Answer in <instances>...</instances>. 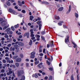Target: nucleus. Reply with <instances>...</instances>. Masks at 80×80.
Segmentation results:
<instances>
[{"instance_id": "38", "label": "nucleus", "mask_w": 80, "mask_h": 80, "mask_svg": "<svg viewBox=\"0 0 80 80\" xmlns=\"http://www.w3.org/2000/svg\"><path fill=\"white\" fill-rule=\"evenodd\" d=\"M8 28V26H6L3 28V30H5V29H6V28Z\"/></svg>"}, {"instance_id": "26", "label": "nucleus", "mask_w": 80, "mask_h": 80, "mask_svg": "<svg viewBox=\"0 0 80 80\" xmlns=\"http://www.w3.org/2000/svg\"><path fill=\"white\" fill-rule=\"evenodd\" d=\"M13 10L11 8H9V12H10L11 13H12V12H13Z\"/></svg>"}, {"instance_id": "40", "label": "nucleus", "mask_w": 80, "mask_h": 80, "mask_svg": "<svg viewBox=\"0 0 80 80\" xmlns=\"http://www.w3.org/2000/svg\"><path fill=\"white\" fill-rule=\"evenodd\" d=\"M55 19L56 20H59V19H60V18L58 16H56L55 18Z\"/></svg>"}, {"instance_id": "55", "label": "nucleus", "mask_w": 80, "mask_h": 80, "mask_svg": "<svg viewBox=\"0 0 80 80\" xmlns=\"http://www.w3.org/2000/svg\"><path fill=\"white\" fill-rule=\"evenodd\" d=\"M5 53H7V52H8V50L7 49H5Z\"/></svg>"}, {"instance_id": "39", "label": "nucleus", "mask_w": 80, "mask_h": 80, "mask_svg": "<svg viewBox=\"0 0 80 80\" xmlns=\"http://www.w3.org/2000/svg\"><path fill=\"white\" fill-rule=\"evenodd\" d=\"M45 51H46V49L45 48L43 49V52L45 54H46Z\"/></svg>"}, {"instance_id": "44", "label": "nucleus", "mask_w": 80, "mask_h": 80, "mask_svg": "<svg viewBox=\"0 0 80 80\" xmlns=\"http://www.w3.org/2000/svg\"><path fill=\"white\" fill-rule=\"evenodd\" d=\"M26 67H29V63H27L26 64Z\"/></svg>"}, {"instance_id": "45", "label": "nucleus", "mask_w": 80, "mask_h": 80, "mask_svg": "<svg viewBox=\"0 0 80 80\" xmlns=\"http://www.w3.org/2000/svg\"><path fill=\"white\" fill-rule=\"evenodd\" d=\"M13 47L14 48L15 47V48H17V47H18V45H17V44L14 45Z\"/></svg>"}, {"instance_id": "17", "label": "nucleus", "mask_w": 80, "mask_h": 80, "mask_svg": "<svg viewBox=\"0 0 80 80\" xmlns=\"http://www.w3.org/2000/svg\"><path fill=\"white\" fill-rule=\"evenodd\" d=\"M18 3L19 6H20L21 7H22V3H21V2H20V1H18Z\"/></svg>"}, {"instance_id": "29", "label": "nucleus", "mask_w": 80, "mask_h": 80, "mask_svg": "<svg viewBox=\"0 0 80 80\" xmlns=\"http://www.w3.org/2000/svg\"><path fill=\"white\" fill-rule=\"evenodd\" d=\"M35 37H36V38H40V36L38 34H36L35 35Z\"/></svg>"}, {"instance_id": "41", "label": "nucleus", "mask_w": 80, "mask_h": 80, "mask_svg": "<svg viewBox=\"0 0 80 80\" xmlns=\"http://www.w3.org/2000/svg\"><path fill=\"white\" fill-rule=\"evenodd\" d=\"M27 38H29V33L28 32H27Z\"/></svg>"}, {"instance_id": "32", "label": "nucleus", "mask_w": 80, "mask_h": 80, "mask_svg": "<svg viewBox=\"0 0 80 80\" xmlns=\"http://www.w3.org/2000/svg\"><path fill=\"white\" fill-rule=\"evenodd\" d=\"M75 15L76 18H78V14L77 13H75Z\"/></svg>"}, {"instance_id": "7", "label": "nucleus", "mask_w": 80, "mask_h": 80, "mask_svg": "<svg viewBox=\"0 0 80 80\" xmlns=\"http://www.w3.org/2000/svg\"><path fill=\"white\" fill-rule=\"evenodd\" d=\"M42 64H43V63H40L39 64L37 65L38 67L39 68H42Z\"/></svg>"}, {"instance_id": "56", "label": "nucleus", "mask_w": 80, "mask_h": 80, "mask_svg": "<svg viewBox=\"0 0 80 80\" xmlns=\"http://www.w3.org/2000/svg\"><path fill=\"white\" fill-rule=\"evenodd\" d=\"M45 4H46V5H48L49 4V3L47 2H45Z\"/></svg>"}, {"instance_id": "16", "label": "nucleus", "mask_w": 80, "mask_h": 80, "mask_svg": "<svg viewBox=\"0 0 80 80\" xmlns=\"http://www.w3.org/2000/svg\"><path fill=\"white\" fill-rule=\"evenodd\" d=\"M63 10V7H62L61 8H59L58 10V11H59V12H60V11H62Z\"/></svg>"}, {"instance_id": "3", "label": "nucleus", "mask_w": 80, "mask_h": 80, "mask_svg": "<svg viewBox=\"0 0 80 80\" xmlns=\"http://www.w3.org/2000/svg\"><path fill=\"white\" fill-rule=\"evenodd\" d=\"M33 31V29H31L30 30V32H31L30 34H31V37H34V36H35V35L33 34V33L34 32Z\"/></svg>"}, {"instance_id": "2", "label": "nucleus", "mask_w": 80, "mask_h": 80, "mask_svg": "<svg viewBox=\"0 0 80 80\" xmlns=\"http://www.w3.org/2000/svg\"><path fill=\"white\" fill-rule=\"evenodd\" d=\"M24 73V72H23V70H22L18 72V76H20L22 74H23Z\"/></svg>"}, {"instance_id": "6", "label": "nucleus", "mask_w": 80, "mask_h": 80, "mask_svg": "<svg viewBox=\"0 0 80 80\" xmlns=\"http://www.w3.org/2000/svg\"><path fill=\"white\" fill-rule=\"evenodd\" d=\"M22 61V59L20 58H18L16 59V62H20Z\"/></svg>"}, {"instance_id": "48", "label": "nucleus", "mask_w": 80, "mask_h": 80, "mask_svg": "<svg viewBox=\"0 0 80 80\" xmlns=\"http://www.w3.org/2000/svg\"><path fill=\"white\" fill-rule=\"evenodd\" d=\"M35 78H38V75H37V73H36L35 74Z\"/></svg>"}, {"instance_id": "25", "label": "nucleus", "mask_w": 80, "mask_h": 80, "mask_svg": "<svg viewBox=\"0 0 80 80\" xmlns=\"http://www.w3.org/2000/svg\"><path fill=\"white\" fill-rule=\"evenodd\" d=\"M29 45H32V41L31 40H30V42L29 43Z\"/></svg>"}, {"instance_id": "54", "label": "nucleus", "mask_w": 80, "mask_h": 80, "mask_svg": "<svg viewBox=\"0 0 80 80\" xmlns=\"http://www.w3.org/2000/svg\"><path fill=\"white\" fill-rule=\"evenodd\" d=\"M2 62H3V63H6V60H2Z\"/></svg>"}, {"instance_id": "31", "label": "nucleus", "mask_w": 80, "mask_h": 80, "mask_svg": "<svg viewBox=\"0 0 80 80\" xmlns=\"http://www.w3.org/2000/svg\"><path fill=\"white\" fill-rule=\"evenodd\" d=\"M18 56H15L12 57L13 59H16L17 58H18Z\"/></svg>"}, {"instance_id": "30", "label": "nucleus", "mask_w": 80, "mask_h": 80, "mask_svg": "<svg viewBox=\"0 0 80 80\" xmlns=\"http://www.w3.org/2000/svg\"><path fill=\"white\" fill-rule=\"evenodd\" d=\"M39 29L40 30H41V27H42V24H39Z\"/></svg>"}, {"instance_id": "15", "label": "nucleus", "mask_w": 80, "mask_h": 80, "mask_svg": "<svg viewBox=\"0 0 80 80\" xmlns=\"http://www.w3.org/2000/svg\"><path fill=\"white\" fill-rule=\"evenodd\" d=\"M15 48L16 52H18L20 51V49L18 48Z\"/></svg>"}, {"instance_id": "64", "label": "nucleus", "mask_w": 80, "mask_h": 80, "mask_svg": "<svg viewBox=\"0 0 80 80\" xmlns=\"http://www.w3.org/2000/svg\"><path fill=\"white\" fill-rule=\"evenodd\" d=\"M77 79L78 80H79V77H78V74L77 76Z\"/></svg>"}, {"instance_id": "9", "label": "nucleus", "mask_w": 80, "mask_h": 80, "mask_svg": "<svg viewBox=\"0 0 80 80\" xmlns=\"http://www.w3.org/2000/svg\"><path fill=\"white\" fill-rule=\"evenodd\" d=\"M6 60H7L8 62H9V63H10V58L7 57H6L5 58Z\"/></svg>"}, {"instance_id": "14", "label": "nucleus", "mask_w": 80, "mask_h": 80, "mask_svg": "<svg viewBox=\"0 0 80 80\" xmlns=\"http://www.w3.org/2000/svg\"><path fill=\"white\" fill-rule=\"evenodd\" d=\"M42 47L41 46H40L39 48V52L41 53L42 52Z\"/></svg>"}, {"instance_id": "52", "label": "nucleus", "mask_w": 80, "mask_h": 80, "mask_svg": "<svg viewBox=\"0 0 80 80\" xmlns=\"http://www.w3.org/2000/svg\"><path fill=\"white\" fill-rule=\"evenodd\" d=\"M45 31H43L42 32V35H44L45 34Z\"/></svg>"}, {"instance_id": "19", "label": "nucleus", "mask_w": 80, "mask_h": 80, "mask_svg": "<svg viewBox=\"0 0 80 80\" xmlns=\"http://www.w3.org/2000/svg\"><path fill=\"white\" fill-rule=\"evenodd\" d=\"M12 13L14 14V15H17L18 14L15 11H13Z\"/></svg>"}, {"instance_id": "34", "label": "nucleus", "mask_w": 80, "mask_h": 80, "mask_svg": "<svg viewBox=\"0 0 80 80\" xmlns=\"http://www.w3.org/2000/svg\"><path fill=\"white\" fill-rule=\"evenodd\" d=\"M46 62H47V63L48 65H50V62H48V61L47 60Z\"/></svg>"}, {"instance_id": "49", "label": "nucleus", "mask_w": 80, "mask_h": 80, "mask_svg": "<svg viewBox=\"0 0 80 80\" xmlns=\"http://www.w3.org/2000/svg\"><path fill=\"white\" fill-rule=\"evenodd\" d=\"M41 22H41V21H39L37 22V24H38V25H39V24H40V23H41Z\"/></svg>"}, {"instance_id": "53", "label": "nucleus", "mask_w": 80, "mask_h": 80, "mask_svg": "<svg viewBox=\"0 0 80 80\" xmlns=\"http://www.w3.org/2000/svg\"><path fill=\"white\" fill-rule=\"evenodd\" d=\"M63 28H67V26H65V25H63Z\"/></svg>"}, {"instance_id": "21", "label": "nucleus", "mask_w": 80, "mask_h": 80, "mask_svg": "<svg viewBox=\"0 0 80 80\" xmlns=\"http://www.w3.org/2000/svg\"><path fill=\"white\" fill-rule=\"evenodd\" d=\"M33 16H31L30 17L29 20L32 21L33 20Z\"/></svg>"}, {"instance_id": "27", "label": "nucleus", "mask_w": 80, "mask_h": 80, "mask_svg": "<svg viewBox=\"0 0 80 80\" xmlns=\"http://www.w3.org/2000/svg\"><path fill=\"white\" fill-rule=\"evenodd\" d=\"M18 26H19V24H18L17 25H15L14 26V27H15V28H18Z\"/></svg>"}, {"instance_id": "4", "label": "nucleus", "mask_w": 80, "mask_h": 80, "mask_svg": "<svg viewBox=\"0 0 80 80\" xmlns=\"http://www.w3.org/2000/svg\"><path fill=\"white\" fill-rule=\"evenodd\" d=\"M69 39V36H67L65 40V43H68V42H69V40H68Z\"/></svg>"}, {"instance_id": "13", "label": "nucleus", "mask_w": 80, "mask_h": 80, "mask_svg": "<svg viewBox=\"0 0 80 80\" xmlns=\"http://www.w3.org/2000/svg\"><path fill=\"white\" fill-rule=\"evenodd\" d=\"M2 22V26H5V25H6V22H5V21H3Z\"/></svg>"}, {"instance_id": "46", "label": "nucleus", "mask_w": 80, "mask_h": 80, "mask_svg": "<svg viewBox=\"0 0 80 80\" xmlns=\"http://www.w3.org/2000/svg\"><path fill=\"white\" fill-rule=\"evenodd\" d=\"M11 29L12 31L15 30V28H14V27H11Z\"/></svg>"}, {"instance_id": "12", "label": "nucleus", "mask_w": 80, "mask_h": 80, "mask_svg": "<svg viewBox=\"0 0 80 80\" xmlns=\"http://www.w3.org/2000/svg\"><path fill=\"white\" fill-rule=\"evenodd\" d=\"M18 45L19 46H23L24 45V43L23 42H19L18 43Z\"/></svg>"}, {"instance_id": "33", "label": "nucleus", "mask_w": 80, "mask_h": 80, "mask_svg": "<svg viewBox=\"0 0 80 80\" xmlns=\"http://www.w3.org/2000/svg\"><path fill=\"white\" fill-rule=\"evenodd\" d=\"M19 55L21 58H23V54L21 53Z\"/></svg>"}, {"instance_id": "47", "label": "nucleus", "mask_w": 80, "mask_h": 80, "mask_svg": "<svg viewBox=\"0 0 80 80\" xmlns=\"http://www.w3.org/2000/svg\"><path fill=\"white\" fill-rule=\"evenodd\" d=\"M1 73H4V72H5V70L2 69L1 70Z\"/></svg>"}, {"instance_id": "57", "label": "nucleus", "mask_w": 80, "mask_h": 80, "mask_svg": "<svg viewBox=\"0 0 80 80\" xmlns=\"http://www.w3.org/2000/svg\"><path fill=\"white\" fill-rule=\"evenodd\" d=\"M22 12L23 13H25L26 12H25V10H22Z\"/></svg>"}, {"instance_id": "5", "label": "nucleus", "mask_w": 80, "mask_h": 80, "mask_svg": "<svg viewBox=\"0 0 80 80\" xmlns=\"http://www.w3.org/2000/svg\"><path fill=\"white\" fill-rule=\"evenodd\" d=\"M10 28H8L6 30V32H7V33L8 34H10Z\"/></svg>"}, {"instance_id": "20", "label": "nucleus", "mask_w": 80, "mask_h": 80, "mask_svg": "<svg viewBox=\"0 0 80 80\" xmlns=\"http://www.w3.org/2000/svg\"><path fill=\"white\" fill-rule=\"evenodd\" d=\"M6 4L8 6H10L11 5V4H10V2H9V1L7 2L6 3Z\"/></svg>"}, {"instance_id": "63", "label": "nucleus", "mask_w": 80, "mask_h": 80, "mask_svg": "<svg viewBox=\"0 0 80 80\" xmlns=\"http://www.w3.org/2000/svg\"><path fill=\"white\" fill-rule=\"evenodd\" d=\"M44 79H45V80H47V79H48V77H47V76H46L44 78Z\"/></svg>"}, {"instance_id": "36", "label": "nucleus", "mask_w": 80, "mask_h": 80, "mask_svg": "<svg viewBox=\"0 0 80 80\" xmlns=\"http://www.w3.org/2000/svg\"><path fill=\"white\" fill-rule=\"evenodd\" d=\"M38 63H39V61H37L35 62V65H38Z\"/></svg>"}, {"instance_id": "22", "label": "nucleus", "mask_w": 80, "mask_h": 80, "mask_svg": "<svg viewBox=\"0 0 80 80\" xmlns=\"http://www.w3.org/2000/svg\"><path fill=\"white\" fill-rule=\"evenodd\" d=\"M53 41H52L51 42V43H50V46L53 47Z\"/></svg>"}, {"instance_id": "42", "label": "nucleus", "mask_w": 80, "mask_h": 80, "mask_svg": "<svg viewBox=\"0 0 80 80\" xmlns=\"http://www.w3.org/2000/svg\"><path fill=\"white\" fill-rule=\"evenodd\" d=\"M33 22H35L37 21H38V19L35 18L33 20Z\"/></svg>"}, {"instance_id": "58", "label": "nucleus", "mask_w": 80, "mask_h": 80, "mask_svg": "<svg viewBox=\"0 0 80 80\" xmlns=\"http://www.w3.org/2000/svg\"><path fill=\"white\" fill-rule=\"evenodd\" d=\"M41 38L43 40H45V38H44V37H43V36H41Z\"/></svg>"}, {"instance_id": "50", "label": "nucleus", "mask_w": 80, "mask_h": 80, "mask_svg": "<svg viewBox=\"0 0 80 80\" xmlns=\"http://www.w3.org/2000/svg\"><path fill=\"white\" fill-rule=\"evenodd\" d=\"M11 46H12V44H9L8 45V47H11Z\"/></svg>"}, {"instance_id": "61", "label": "nucleus", "mask_w": 80, "mask_h": 80, "mask_svg": "<svg viewBox=\"0 0 80 80\" xmlns=\"http://www.w3.org/2000/svg\"><path fill=\"white\" fill-rule=\"evenodd\" d=\"M4 37L5 38H8V35H6Z\"/></svg>"}, {"instance_id": "28", "label": "nucleus", "mask_w": 80, "mask_h": 80, "mask_svg": "<svg viewBox=\"0 0 80 80\" xmlns=\"http://www.w3.org/2000/svg\"><path fill=\"white\" fill-rule=\"evenodd\" d=\"M71 80H74V78H73V75H72L71 77Z\"/></svg>"}, {"instance_id": "60", "label": "nucleus", "mask_w": 80, "mask_h": 80, "mask_svg": "<svg viewBox=\"0 0 80 80\" xmlns=\"http://www.w3.org/2000/svg\"><path fill=\"white\" fill-rule=\"evenodd\" d=\"M50 47V45L49 44H47V48H48Z\"/></svg>"}, {"instance_id": "37", "label": "nucleus", "mask_w": 80, "mask_h": 80, "mask_svg": "<svg viewBox=\"0 0 80 80\" xmlns=\"http://www.w3.org/2000/svg\"><path fill=\"white\" fill-rule=\"evenodd\" d=\"M43 58L42 57H39V61L40 62H42V58Z\"/></svg>"}, {"instance_id": "51", "label": "nucleus", "mask_w": 80, "mask_h": 80, "mask_svg": "<svg viewBox=\"0 0 80 80\" xmlns=\"http://www.w3.org/2000/svg\"><path fill=\"white\" fill-rule=\"evenodd\" d=\"M22 28L24 30H27V28H24V26H23L22 27Z\"/></svg>"}, {"instance_id": "43", "label": "nucleus", "mask_w": 80, "mask_h": 80, "mask_svg": "<svg viewBox=\"0 0 80 80\" xmlns=\"http://www.w3.org/2000/svg\"><path fill=\"white\" fill-rule=\"evenodd\" d=\"M52 80V76H51L49 77V80Z\"/></svg>"}, {"instance_id": "18", "label": "nucleus", "mask_w": 80, "mask_h": 80, "mask_svg": "<svg viewBox=\"0 0 80 80\" xmlns=\"http://www.w3.org/2000/svg\"><path fill=\"white\" fill-rule=\"evenodd\" d=\"M72 43L73 45H74V48H76V47H77V44H76L75 43H74L73 42H72Z\"/></svg>"}, {"instance_id": "24", "label": "nucleus", "mask_w": 80, "mask_h": 80, "mask_svg": "<svg viewBox=\"0 0 80 80\" xmlns=\"http://www.w3.org/2000/svg\"><path fill=\"white\" fill-rule=\"evenodd\" d=\"M9 72H8L7 73V75H10V74H12V71H9Z\"/></svg>"}, {"instance_id": "11", "label": "nucleus", "mask_w": 80, "mask_h": 80, "mask_svg": "<svg viewBox=\"0 0 80 80\" xmlns=\"http://www.w3.org/2000/svg\"><path fill=\"white\" fill-rule=\"evenodd\" d=\"M70 11H71V6H70V5L69 7V9L67 12V14H68V13L69 12H70Z\"/></svg>"}, {"instance_id": "62", "label": "nucleus", "mask_w": 80, "mask_h": 80, "mask_svg": "<svg viewBox=\"0 0 80 80\" xmlns=\"http://www.w3.org/2000/svg\"><path fill=\"white\" fill-rule=\"evenodd\" d=\"M39 55L40 56H43V54L42 53H40L39 54Z\"/></svg>"}, {"instance_id": "23", "label": "nucleus", "mask_w": 80, "mask_h": 80, "mask_svg": "<svg viewBox=\"0 0 80 80\" xmlns=\"http://www.w3.org/2000/svg\"><path fill=\"white\" fill-rule=\"evenodd\" d=\"M15 65L17 67H19V65H20V64L18 62L16 63Z\"/></svg>"}, {"instance_id": "59", "label": "nucleus", "mask_w": 80, "mask_h": 80, "mask_svg": "<svg viewBox=\"0 0 80 80\" xmlns=\"http://www.w3.org/2000/svg\"><path fill=\"white\" fill-rule=\"evenodd\" d=\"M49 70H51V71H52L53 70V68H49Z\"/></svg>"}, {"instance_id": "10", "label": "nucleus", "mask_w": 80, "mask_h": 80, "mask_svg": "<svg viewBox=\"0 0 80 80\" xmlns=\"http://www.w3.org/2000/svg\"><path fill=\"white\" fill-rule=\"evenodd\" d=\"M15 48L14 47L13 48L12 47H11L10 48V50L11 51H14L15 50Z\"/></svg>"}, {"instance_id": "8", "label": "nucleus", "mask_w": 80, "mask_h": 80, "mask_svg": "<svg viewBox=\"0 0 80 80\" xmlns=\"http://www.w3.org/2000/svg\"><path fill=\"white\" fill-rule=\"evenodd\" d=\"M62 23H63V21H60L58 23V25H59V26H62Z\"/></svg>"}, {"instance_id": "1", "label": "nucleus", "mask_w": 80, "mask_h": 80, "mask_svg": "<svg viewBox=\"0 0 80 80\" xmlns=\"http://www.w3.org/2000/svg\"><path fill=\"white\" fill-rule=\"evenodd\" d=\"M36 53L35 52H31V56H30V58L32 59L34 58H35V55Z\"/></svg>"}, {"instance_id": "35", "label": "nucleus", "mask_w": 80, "mask_h": 80, "mask_svg": "<svg viewBox=\"0 0 80 80\" xmlns=\"http://www.w3.org/2000/svg\"><path fill=\"white\" fill-rule=\"evenodd\" d=\"M23 23H25V22H24V20H23V19H22V22L21 23V25H23Z\"/></svg>"}]
</instances>
